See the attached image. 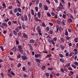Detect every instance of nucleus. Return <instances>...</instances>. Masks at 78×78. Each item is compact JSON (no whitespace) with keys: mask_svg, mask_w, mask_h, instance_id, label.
I'll list each match as a JSON object with an SVG mask.
<instances>
[{"mask_svg":"<svg viewBox=\"0 0 78 78\" xmlns=\"http://www.w3.org/2000/svg\"><path fill=\"white\" fill-rule=\"evenodd\" d=\"M56 23L57 24H58L59 25H60V24H61V21L58 20H57L56 21Z\"/></svg>","mask_w":78,"mask_h":78,"instance_id":"20e7f679","label":"nucleus"},{"mask_svg":"<svg viewBox=\"0 0 78 78\" xmlns=\"http://www.w3.org/2000/svg\"><path fill=\"white\" fill-rule=\"evenodd\" d=\"M23 71H25L26 70V68H25V67H23Z\"/></svg>","mask_w":78,"mask_h":78,"instance_id":"6e6d98bb","label":"nucleus"},{"mask_svg":"<svg viewBox=\"0 0 78 78\" xmlns=\"http://www.w3.org/2000/svg\"><path fill=\"white\" fill-rule=\"evenodd\" d=\"M63 18V19H66V15L64 14L62 16Z\"/></svg>","mask_w":78,"mask_h":78,"instance_id":"72a5a7b5","label":"nucleus"},{"mask_svg":"<svg viewBox=\"0 0 78 78\" xmlns=\"http://www.w3.org/2000/svg\"><path fill=\"white\" fill-rule=\"evenodd\" d=\"M18 11V8H16L14 9V12L15 13H16Z\"/></svg>","mask_w":78,"mask_h":78,"instance_id":"dca6fc26","label":"nucleus"},{"mask_svg":"<svg viewBox=\"0 0 78 78\" xmlns=\"http://www.w3.org/2000/svg\"><path fill=\"white\" fill-rule=\"evenodd\" d=\"M74 64L75 66H78V62H75Z\"/></svg>","mask_w":78,"mask_h":78,"instance_id":"f704fd0d","label":"nucleus"},{"mask_svg":"<svg viewBox=\"0 0 78 78\" xmlns=\"http://www.w3.org/2000/svg\"><path fill=\"white\" fill-rule=\"evenodd\" d=\"M1 76L2 78H3V77H4V74H3V73H1Z\"/></svg>","mask_w":78,"mask_h":78,"instance_id":"4d7b16f0","label":"nucleus"},{"mask_svg":"<svg viewBox=\"0 0 78 78\" xmlns=\"http://www.w3.org/2000/svg\"><path fill=\"white\" fill-rule=\"evenodd\" d=\"M24 18L25 20H28L27 16L26 15H24Z\"/></svg>","mask_w":78,"mask_h":78,"instance_id":"423d86ee","label":"nucleus"},{"mask_svg":"<svg viewBox=\"0 0 78 78\" xmlns=\"http://www.w3.org/2000/svg\"><path fill=\"white\" fill-rule=\"evenodd\" d=\"M18 48L19 50H21L22 49V46L20 45H19L18 46Z\"/></svg>","mask_w":78,"mask_h":78,"instance_id":"412c9836","label":"nucleus"},{"mask_svg":"<svg viewBox=\"0 0 78 78\" xmlns=\"http://www.w3.org/2000/svg\"><path fill=\"white\" fill-rule=\"evenodd\" d=\"M71 66L72 67H73L74 69H76V66L74 65H73V64Z\"/></svg>","mask_w":78,"mask_h":78,"instance_id":"2f4dec72","label":"nucleus"},{"mask_svg":"<svg viewBox=\"0 0 78 78\" xmlns=\"http://www.w3.org/2000/svg\"><path fill=\"white\" fill-rule=\"evenodd\" d=\"M22 28H23V30L25 29V25H24V23L22 24Z\"/></svg>","mask_w":78,"mask_h":78,"instance_id":"a878e982","label":"nucleus"},{"mask_svg":"<svg viewBox=\"0 0 78 78\" xmlns=\"http://www.w3.org/2000/svg\"><path fill=\"white\" fill-rule=\"evenodd\" d=\"M48 70H53V68H48Z\"/></svg>","mask_w":78,"mask_h":78,"instance_id":"bb28decb","label":"nucleus"},{"mask_svg":"<svg viewBox=\"0 0 78 78\" xmlns=\"http://www.w3.org/2000/svg\"><path fill=\"white\" fill-rule=\"evenodd\" d=\"M23 36L25 38H27L28 37V36H27V35L25 33L23 34Z\"/></svg>","mask_w":78,"mask_h":78,"instance_id":"9d476101","label":"nucleus"},{"mask_svg":"<svg viewBox=\"0 0 78 78\" xmlns=\"http://www.w3.org/2000/svg\"><path fill=\"white\" fill-rule=\"evenodd\" d=\"M9 14H13V13L12 12V10L10 11Z\"/></svg>","mask_w":78,"mask_h":78,"instance_id":"680f3d73","label":"nucleus"},{"mask_svg":"<svg viewBox=\"0 0 78 78\" xmlns=\"http://www.w3.org/2000/svg\"><path fill=\"white\" fill-rule=\"evenodd\" d=\"M69 22H72V19H69V20H68Z\"/></svg>","mask_w":78,"mask_h":78,"instance_id":"774afa93","label":"nucleus"},{"mask_svg":"<svg viewBox=\"0 0 78 78\" xmlns=\"http://www.w3.org/2000/svg\"><path fill=\"white\" fill-rule=\"evenodd\" d=\"M38 34L39 35H42V33H41V30H39V31H38Z\"/></svg>","mask_w":78,"mask_h":78,"instance_id":"7c9ffc66","label":"nucleus"},{"mask_svg":"<svg viewBox=\"0 0 78 78\" xmlns=\"http://www.w3.org/2000/svg\"><path fill=\"white\" fill-rule=\"evenodd\" d=\"M44 6V8L45 10H48V6H47V5H45Z\"/></svg>","mask_w":78,"mask_h":78,"instance_id":"9b49d317","label":"nucleus"},{"mask_svg":"<svg viewBox=\"0 0 78 78\" xmlns=\"http://www.w3.org/2000/svg\"><path fill=\"white\" fill-rule=\"evenodd\" d=\"M59 6L63 8V5H62V4L61 3H60Z\"/></svg>","mask_w":78,"mask_h":78,"instance_id":"0e129e2a","label":"nucleus"},{"mask_svg":"<svg viewBox=\"0 0 78 78\" xmlns=\"http://www.w3.org/2000/svg\"><path fill=\"white\" fill-rule=\"evenodd\" d=\"M70 63H69L66 65H65V67L66 68V67H70Z\"/></svg>","mask_w":78,"mask_h":78,"instance_id":"1a4fd4ad","label":"nucleus"},{"mask_svg":"<svg viewBox=\"0 0 78 78\" xmlns=\"http://www.w3.org/2000/svg\"><path fill=\"white\" fill-rule=\"evenodd\" d=\"M18 11L19 12H22V9L20 8H18Z\"/></svg>","mask_w":78,"mask_h":78,"instance_id":"aec40b11","label":"nucleus"},{"mask_svg":"<svg viewBox=\"0 0 78 78\" xmlns=\"http://www.w3.org/2000/svg\"><path fill=\"white\" fill-rule=\"evenodd\" d=\"M57 30L55 32H58V30H59V27L58 26H56Z\"/></svg>","mask_w":78,"mask_h":78,"instance_id":"603ef678","label":"nucleus"},{"mask_svg":"<svg viewBox=\"0 0 78 78\" xmlns=\"http://www.w3.org/2000/svg\"><path fill=\"white\" fill-rule=\"evenodd\" d=\"M34 19L35 21H36V22H38V18L35 17L34 18Z\"/></svg>","mask_w":78,"mask_h":78,"instance_id":"37998d69","label":"nucleus"},{"mask_svg":"<svg viewBox=\"0 0 78 78\" xmlns=\"http://www.w3.org/2000/svg\"><path fill=\"white\" fill-rule=\"evenodd\" d=\"M2 25H4V27H7V24L5 23H4L2 24Z\"/></svg>","mask_w":78,"mask_h":78,"instance_id":"4be33fe9","label":"nucleus"},{"mask_svg":"<svg viewBox=\"0 0 78 78\" xmlns=\"http://www.w3.org/2000/svg\"><path fill=\"white\" fill-rule=\"evenodd\" d=\"M9 20V18H7L6 19H5L4 20L5 22H8Z\"/></svg>","mask_w":78,"mask_h":78,"instance_id":"c03bdc74","label":"nucleus"},{"mask_svg":"<svg viewBox=\"0 0 78 78\" xmlns=\"http://www.w3.org/2000/svg\"><path fill=\"white\" fill-rule=\"evenodd\" d=\"M36 30H37V31H39V30H40V27H37V29H36Z\"/></svg>","mask_w":78,"mask_h":78,"instance_id":"8fccbe9b","label":"nucleus"},{"mask_svg":"<svg viewBox=\"0 0 78 78\" xmlns=\"http://www.w3.org/2000/svg\"><path fill=\"white\" fill-rule=\"evenodd\" d=\"M59 56L60 57V58H62L64 57V55H62L61 54H59Z\"/></svg>","mask_w":78,"mask_h":78,"instance_id":"6ab92c4d","label":"nucleus"},{"mask_svg":"<svg viewBox=\"0 0 78 78\" xmlns=\"http://www.w3.org/2000/svg\"><path fill=\"white\" fill-rule=\"evenodd\" d=\"M41 56V55L40 54H38L37 55L35 54V58H39V57H40Z\"/></svg>","mask_w":78,"mask_h":78,"instance_id":"f257e3e1","label":"nucleus"},{"mask_svg":"<svg viewBox=\"0 0 78 78\" xmlns=\"http://www.w3.org/2000/svg\"><path fill=\"white\" fill-rule=\"evenodd\" d=\"M66 38V40H69V39H70V37H69L67 36H66L65 37Z\"/></svg>","mask_w":78,"mask_h":78,"instance_id":"a211bd4d","label":"nucleus"},{"mask_svg":"<svg viewBox=\"0 0 78 78\" xmlns=\"http://www.w3.org/2000/svg\"><path fill=\"white\" fill-rule=\"evenodd\" d=\"M65 35H66V36H68V35H69V33H68V32H67V31H66L65 32Z\"/></svg>","mask_w":78,"mask_h":78,"instance_id":"49530a36","label":"nucleus"},{"mask_svg":"<svg viewBox=\"0 0 78 78\" xmlns=\"http://www.w3.org/2000/svg\"><path fill=\"white\" fill-rule=\"evenodd\" d=\"M20 19H21V20H22V21H24V18H23V17L21 16V17H20Z\"/></svg>","mask_w":78,"mask_h":78,"instance_id":"13d9d810","label":"nucleus"},{"mask_svg":"<svg viewBox=\"0 0 78 78\" xmlns=\"http://www.w3.org/2000/svg\"><path fill=\"white\" fill-rule=\"evenodd\" d=\"M35 9L36 10V12H37L38 11V7H35Z\"/></svg>","mask_w":78,"mask_h":78,"instance_id":"79ce46f5","label":"nucleus"},{"mask_svg":"<svg viewBox=\"0 0 78 78\" xmlns=\"http://www.w3.org/2000/svg\"><path fill=\"white\" fill-rule=\"evenodd\" d=\"M41 14L40 12H38L37 13V15L39 17V18H40L41 17Z\"/></svg>","mask_w":78,"mask_h":78,"instance_id":"ddd939ff","label":"nucleus"},{"mask_svg":"<svg viewBox=\"0 0 78 78\" xmlns=\"http://www.w3.org/2000/svg\"><path fill=\"white\" fill-rule=\"evenodd\" d=\"M11 67H12H12H14V64L12 63L11 64Z\"/></svg>","mask_w":78,"mask_h":78,"instance_id":"052dcab7","label":"nucleus"},{"mask_svg":"<svg viewBox=\"0 0 78 78\" xmlns=\"http://www.w3.org/2000/svg\"><path fill=\"white\" fill-rule=\"evenodd\" d=\"M8 24L9 26H11V22L10 21H9L8 22Z\"/></svg>","mask_w":78,"mask_h":78,"instance_id":"4c0bfd02","label":"nucleus"},{"mask_svg":"<svg viewBox=\"0 0 78 78\" xmlns=\"http://www.w3.org/2000/svg\"><path fill=\"white\" fill-rule=\"evenodd\" d=\"M45 75L47 78H48V76H49V73H46L45 74Z\"/></svg>","mask_w":78,"mask_h":78,"instance_id":"c9c22d12","label":"nucleus"},{"mask_svg":"<svg viewBox=\"0 0 78 78\" xmlns=\"http://www.w3.org/2000/svg\"><path fill=\"white\" fill-rule=\"evenodd\" d=\"M34 42H35V41L33 39H31L30 40L29 42L30 44H33L34 43Z\"/></svg>","mask_w":78,"mask_h":78,"instance_id":"7ed1b4c3","label":"nucleus"},{"mask_svg":"<svg viewBox=\"0 0 78 78\" xmlns=\"http://www.w3.org/2000/svg\"><path fill=\"white\" fill-rule=\"evenodd\" d=\"M15 31H16L17 32H19V28L18 27H16V28L15 29Z\"/></svg>","mask_w":78,"mask_h":78,"instance_id":"4468645a","label":"nucleus"},{"mask_svg":"<svg viewBox=\"0 0 78 78\" xmlns=\"http://www.w3.org/2000/svg\"><path fill=\"white\" fill-rule=\"evenodd\" d=\"M60 61L62 62H64V60L63 58H60Z\"/></svg>","mask_w":78,"mask_h":78,"instance_id":"c85d7f7f","label":"nucleus"},{"mask_svg":"<svg viewBox=\"0 0 78 78\" xmlns=\"http://www.w3.org/2000/svg\"><path fill=\"white\" fill-rule=\"evenodd\" d=\"M45 69V66H42V69L43 70H44Z\"/></svg>","mask_w":78,"mask_h":78,"instance_id":"473e14b6","label":"nucleus"},{"mask_svg":"<svg viewBox=\"0 0 78 78\" xmlns=\"http://www.w3.org/2000/svg\"><path fill=\"white\" fill-rule=\"evenodd\" d=\"M46 2L47 3H48V4H50V2L48 0H46Z\"/></svg>","mask_w":78,"mask_h":78,"instance_id":"bf43d9fd","label":"nucleus"},{"mask_svg":"<svg viewBox=\"0 0 78 78\" xmlns=\"http://www.w3.org/2000/svg\"><path fill=\"white\" fill-rule=\"evenodd\" d=\"M16 16L17 17H19V16H22V14L20 13L19 12H17L16 13Z\"/></svg>","mask_w":78,"mask_h":78,"instance_id":"f8f14e48","label":"nucleus"},{"mask_svg":"<svg viewBox=\"0 0 78 78\" xmlns=\"http://www.w3.org/2000/svg\"><path fill=\"white\" fill-rule=\"evenodd\" d=\"M65 22H66V21L64 20H62V22L63 25H65Z\"/></svg>","mask_w":78,"mask_h":78,"instance_id":"393cba45","label":"nucleus"},{"mask_svg":"<svg viewBox=\"0 0 78 78\" xmlns=\"http://www.w3.org/2000/svg\"><path fill=\"white\" fill-rule=\"evenodd\" d=\"M21 66V63H19L17 67H20Z\"/></svg>","mask_w":78,"mask_h":78,"instance_id":"a18cd8bd","label":"nucleus"},{"mask_svg":"<svg viewBox=\"0 0 78 78\" xmlns=\"http://www.w3.org/2000/svg\"><path fill=\"white\" fill-rule=\"evenodd\" d=\"M46 30L47 31H49V27H47L46 28Z\"/></svg>","mask_w":78,"mask_h":78,"instance_id":"e2e57ef3","label":"nucleus"},{"mask_svg":"<svg viewBox=\"0 0 78 78\" xmlns=\"http://www.w3.org/2000/svg\"><path fill=\"white\" fill-rule=\"evenodd\" d=\"M42 26L44 27H45V23H42Z\"/></svg>","mask_w":78,"mask_h":78,"instance_id":"5fc2aeb1","label":"nucleus"},{"mask_svg":"<svg viewBox=\"0 0 78 78\" xmlns=\"http://www.w3.org/2000/svg\"><path fill=\"white\" fill-rule=\"evenodd\" d=\"M60 47H61L62 50H64V46L62 45V44H60Z\"/></svg>","mask_w":78,"mask_h":78,"instance_id":"6e6552de","label":"nucleus"},{"mask_svg":"<svg viewBox=\"0 0 78 78\" xmlns=\"http://www.w3.org/2000/svg\"><path fill=\"white\" fill-rule=\"evenodd\" d=\"M28 45L30 47V50H31V51H32L33 50V46H31V45L30 44H28Z\"/></svg>","mask_w":78,"mask_h":78,"instance_id":"f03ea898","label":"nucleus"},{"mask_svg":"<svg viewBox=\"0 0 78 78\" xmlns=\"http://www.w3.org/2000/svg\"><path fill=\"white\" fill-rule=\"evenodd\" d=\"M74 41L75 42H78V38H76L74 39Z\"/></svg>","mask_w":78,"mask_h":78,"instance_id":"58836bf2","label":"nucleus"},{"mask_svg":"<svg viewBox=\"0 0 78 78\" xmlns=\"http://www.w3.org/2000/svg\"><path fill=\"white\" fill-rule=\"evenodd\" d=\"M51 56V55H48L46 56L47 58H50Z\"/></svg>","mask_w":78,"mask_h":78,"instance_id":"3c124183","label":"nucleus"},{"mask_svg":"<svg viewBox=\"0 0 78 78\" xmlns=\"http://www.w3.org/2000/svg\"><path fill=\"white\" fill-rule=\"evenodd\" d=\"M2 6H3V8H6V5L5 3H3L2 4Z\"/></svg>","mask_w":78,"mask_h":78,"instance_id":"cd10ccee","label":"nucleus"},{"mask_svg":"<svg viewBox=\"0 0 78 78\" xmlns=\"http://www.w3.org/2000/svg\"><path fill=\"white\" fill-rule=\"evenodd\" d=\"M52 43L53 45H55V42H54V41L53 40H51Z\"/></svg>","mask_w":78,"mask_h":78,"instance_id":"de8ad7c7","label":"nucleus"},{"mask_svg":"<svg viewBox=\"0 0 78 78\" xmlns=\"http://www.w3.org/2000/svg\"><path fill=\"white\" fill-rule=\"evenodd\" d=\"M0 48H1V50L2 51H4V49H3V48L2 46H0Z\"/></svg>","mask_w":78,"mask_h":78,"instance_id":"864d4df0","label":"nucleus"},{"mask_svg":"<svg viewBox=\"0 0 78 78\" xmlns=\"http://www.w3.org/2000/svg\"><path fill=\"white\" fill-rule=\"evenodd\" d=\"M12 70L10 68L8 69V72L9 73H10V72H11V70Z\"/></svg>","mask_w":78,"mask_h":78,"instance_id":"338daca9","label":"nucleus"},{"mask_svg":"<svg viewBox=\"0 0 78 78\" xmlns=\"http://www.w3.org/2000/svg\"><path fill=\"white\" fill-rule=\"evenodd\" d=\"M13 33L15 36H17V32L15 30H14L13 31Z\"/></svg>","mask_w":78,"mask_h":78,"instance_id":"5701e85b","label":"nucleus"},{"mask_svg":"<svg viewBox=\"0 0 78 78\" xmlns=\"http://www.w3.org/2000/svg\"><path fill=\"white\" fill-rule=\"evenodd\" d=\"M47 15L48 17H50L51 16V15L50 14V13L48 12L47 13Z\"/></svg>","mask_w":78,"mask_h":78,"instance_id":"ea45409f","label":"nucleus"},{"mask_svg":"<svg viewBox=\"0 0 78 78\" xmlns=\"http://www.w3.org/2000/svg\"><path fill=\"white\" fill-rule=\"evenodd\" d=\"M22 34V33H21V32H19V33L18 34V37H19L20 35Z\"/></svg>","mask_w":78,"mask_h":78,"instance_id":"c756f323","label":"nucleus"},{"mask_svg":"<svg viewBox=\"0 0 78 78\" xmlns=\"http://www.w3.org/2000/svg\"><path fill=\"white\" fill-rule=\"evenodd\" d=\"M53 40H54V41H55V42H56V41H57V37H55V38H54L53 39Z\"/></svg>","mask_w":78,"mask_h":78,"instance_id":"a19ab883","label":"nucleus"},{"mask_svg":"<svg viewBox=\"0 0 78 78\" xmlns=\"http://www.w3.org/2000/svg\"><path fill=\"white\" fill-rule=\"evenodd\" d=\"M22 59H23V60H24V61H25V59H27V57H26L25 56L22 55Z\"/></svg>","mask_w":78,"mask_h":78,"instance_id":"0eeeda50","label":"nucleus"},{"mask_svg":"<svg viewBox=\"0 0 78 78\" xmlns=\"http://www.w3.org/2000/svg\"><path fill=\"white\" fill-rule=\"evenodd\" d=\"M60 40L61 41H62V42H64V41H64V39L63 38H62V37H61L60 38Z\"/></svg>","mask_w":78,"mask_h":78,"instance_id":"f3484780","label":"nucleus"},{"mask_svg":"<svg viewBox=\"0 0 78 78\" xmlns=\"http://www.w3.org/2000/svg\"><path fill=\"white\" fill-rule=\"evenodd\" d=\"M17 57L18 58H20V55L19 54H18L17 56Z\"/></svg>","mask_w":78,"mask_h":78,"instance_id":"69168bd1","label":"nucleus"},{"mask_svg":"<svg viewBox=\"0 0 78 78\" xmlns=\"http://www.w3.org/2000/svg\"><path fill=\"white\" fill-rule=\"evenodd\" d=\"M60 70L62 73L64 72V70L63 69V68H61Z\"/></svg>","mask_w":78,"mask_h":78,"instance_id":"09e8293b","label":"nucleus"},{"mask_svg":"<svg viewBox=\"0 0 78 78\" xmlns=\"http://www.w3.org/2000/svg\"><path fill=\"white\" fill-rule=\"evenodd\" d=\"M35 61L37 62H41V60L38 58H36L35 59Z\"/></svg>","mask_w":78,"mask_h":78,"instance_id":"2eb2a0df","label":"nucleus"},{"mask_svg":"<svg viewBox=\"0 0 78 78\" xmlns=\"http://www.w3.org/2000/svg\"><path fill=\"white\" fill-rule=\"evenodd\" d=\"M15 41L16 42V45H19V44H20L19 40H15Z\"/></svg>","mask_w":78,"mask_h":78,"instance_id":"39448f33","label":"nucleus"},{"mask_svg":"<svg viewBox=\"0 0 78 78\" xmlns=\"http://www.w3.org/2000/svg\"><path fill=\"white\" fill-rule=\"evenodd\" d=\"M31 12L33 16H34V11H33V9H31Z\"/></svg>","mask_w":78,"mask_h":78,"instance_id":"e433bc0d","label":"nucleus"},{"mask_svg":"<svg viewBox=\"0 0 78 78\" xmlns=\"http://www.w3.org/2000/svg\"><path fill=\"white\" fill-rule=\"evenodd\" d=\"M42 3L40 2L39 3V7L41 8H42Z\"/></svg>","mask_w":78,"mask_h":78,"instance_id":"b1692460","label":"nucleus"}]
</instances>
